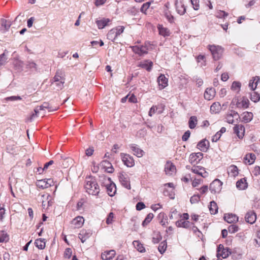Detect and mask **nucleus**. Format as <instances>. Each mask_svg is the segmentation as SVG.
I'll return each instance as SVG.
<instances>
[{"label": "nucleus", "instance_id": "4d7b16f0", "mask_svg": "<svg viewBox=\"0 0 260 260\" xmlns=\"http://www.w3.org/2000/svg\"><path fill=\"white\" fill-rule=\"evenodd\" d=\"M241 87V83L239 82L234 81L231 86V89L233 90H239Z\"/></svg>", "mask_w": 260, "mask_h": 260}, {"label": "nucleus", "instance_id": "e2e57ef3", "mask_svg": "<svg viewBox=\"0 0 260 260\" xmlns=\"http://www.w3.org/2000/svg\"><path fill=\"white\" fill-rule=\"evenodd\" d=\"M113 218H114V214L112 212H110L109 214L108 217L107 218L106 223L108 224H111L112 223Z\"/></svg>", "mask_w": 260, "mask_h": 260}, {"label": "nucleus", "instance_id": "ea45409f", "mask_svg": "<svg viewBox=\"0 0 260 260\" xmlns=\"http://www.w3.org/2000/svg\"><path fill=\"white\" fill-rule=\"evenodd\" d=\"M190 223L188 221H184L183 219H180L176 222V225L178 227L188 228L189 226Z\"/></svg>", "mask_w": 260, "mask_h": 260}, {"label": "nucleus", "instance_id": "7c9ffc66", "mask_svg": "<svg viewBox=\"0 0 260 260\" xmlns=\"http://www.w3.org/2000/svg\"><path fill=\"white\" fill-rule=\"evenodd\" d=\"M110 21L109 18H103L101 20H96V23L99 29H102L108 25V23Z\"/></svg>", "mask_w": 260, "mask_h": 260}, {"label": "nucleus", "instance_id": "412c9836", "mask_svg": "<svg viewBox=\"0 0 260 260\" xmlns=\"http://www.w3.org/2000/svg\"><path fill=\"white\" fill-rule=\"evenodd\" d=\"M130 148L134 152V154L138 157H141L143 155L144 151L138 147L136 144H133L129 146Z\"/></svg>", "mask_w": 260, "mask_h": 260}, {"label": "nucleus", "instance_id": "338daca9", "mask_svg": "<svg viewBox=\"0 0 260 260\" xmlns=\"http://www.w3.org/2000/svg\"><path fill=\"white\" fill-rule=\"evenodd\" d=\"M157 107L156 106H153L150 109L148 115L149 116L151 117L156 111L157 110Z\"/></svg>", "mask_w": 260, "mask_h": 260}, {"label": "nucleus", "instance_id": "393cba45", "mask_svg": "<svg viewBox=\"0 0 260 260\" xmlns=\"http://www.w3.org/2000/svg\"><path fill=\"white\" fill-rule=\"evenodd\" d=\"M153 66V62L149 60H146L140 62L138 65L139 67L146 69L148 71H150Z\"/></svg>", "mask_w": 260, "mask_h": 260}, {"label": "nucleus", "instance_id": "5701e85b", "mask_svg": "<svg viewBox=\"0 0 260 260\" xmlns=\"http://www.w3.org/2000/svg\"><path fill=\"white\" fill-rule=\"evenodd\" d=\"M11 25V22L9 20L2 19L1 26L0 27V31L4 33L8 31Z\"/></svg>", "mask_w": 260, "mask_h": 260}, {"label": "nucleus", "instance_id": "dca6fc26", "mask_svg": "<svg viewBox=\"0 0 260 260\" xmlns=\"http://www.w3.org/2000/svg\"><path fill=\"white\" fill-rule=\"evenodd\" d=\"M234 131L239 139L243 138L245 133V127L243 125H236L234 127Z\"/></svg>", "mask_w": 260, "mask_h": 260}, {"label": "nucleus", "instance_id": "6e6d98bb", "mask_svg": "<svg viewBox=\"0 0 260 260\" xmlns=\"http://www.w3.org/2000/svg\"><path fill=\"white\" fill-rule=\"evenodd\" d=\"M239 230V228L235 224H232L228 228L229 232L231 233H235L237 232Z\"/></svg>", "mask_w": 260, "mask_h": 260}, {"label": "nucleus", "instance_id": "7ed1b4c3", "mask_svg": "<svg viewBox=\"0 0 260 260\" xmlns=\"http://www.w3.org/2000/svg\"><path fill=\"white\" fill-rule=\"evenodd\" d=\"M208 48L215 60H217L221 58L223 53V49L221 46L209 45Z\"/></svg>", "mask_w": 260, "mask_h": 260}, {"label": "nucleus", "instance_id": "052dcab7", "mask_svg": "<svg viewBox=\"0 0 260 260\" xmlns=\"http://www.w3.org/2000/svg\"><path fill=\"white\" fill-rule=\"evenodd\" d=\"M124 28V27L123 26H119L115 28H113V29H115L116 34L117 36H118L123 32Z\"/></svg>", "mask_w": 260, "mask_h": 260}, {"label": "nucleus", "instance_id": "8fccbe9b", "mask_svg": "<svg viewBox=\"0 0 260 260\" xmlns=\"http://www.w3.org/2000/svg\"><path fill=\"white\" fill-rule=\"evenodd\" d=\"M161 239V236L159 233H155L152 238V242L154 244L158 243Z\"/></svg>", "mask_w": 260, "mask_h": 260}, {"label": "nucleus", "instance_id": "2f4dec72", "mask_svg": "<svg viewBox=\"0 0 260 260\" xmlns=\"http://www.w3.org/2000/svg\"><path fill=\"white\" fill-rule=\"evenodd\" d=\"M228 172L229 175L232 177L237 176L238 174V169L237 166L235 165H231L228 169Z\"/></svg>", "mask_w": 260, "mask_h": 260}, {"label": "nucleus", "instance_id": "ddd939ff", "mask_svg": "<svg viewBox=\"0 0 260 260\" xmlns=\"http://www.w3.org/2000/svg\"><path fill=\"white\" fill-rule=\"evenodd\" d=\"M84 222V218L82 216H78L72 220L71 224L74 228H80L83 225Z\"/></svg>", "mask_w": 260, "mask_h": 260}, {"label": "nucleus", "instance_id": "b1692460", "mask_svg": "<svg viewBox=\"0 0 260 260\" xmlns=\"http://www.w3.org/2000/svg\"><path fill=\"white\" fill-rule=\"evenodd\" d=\"M209 147V143L206 139L203 140L199 142L197 145V147L201 151L206 152Z\"/></svg>", "mask_w": 260, "mask_h": 260}, {"label": "nucleus", "instance_id": "20e7f679", "mask_svg": "<svg viewBox=\"0 0 260 260\" xmlns=\"http://www.w3.org/2000/svg\"><path fill=\"white\" fill-rule=\"evenodd\" d=\"M132 48L134 53L140 56H143L147 54L149 46L147 44H145V45L133 46Z\"/></svg>", "mask_w": 260, "mask_h": 260}, {"label": "nucleus", "instance_id": "bf43d9fd", "mask_svg": "<svg viewBox=\"0 0 260 260\" xmlns=\"http://www.w3.org/2000/svg\"><path fill=\"white\" fill-rule=\"evenodd\" d=\"M72 254V251L71 248H67L65 250L64 253V257L67 259L70 258L71 255Z\"/></svg>", "mask_w": 260, "mask_h": 260}, {"label": "nucleus", "instance_id": "a19ab883", "mask_svg": "<svg viewBox=\"0 0 260 260\" xmlns=\"http://www.w3.org/2000/svg\"><path fill=\"white\" fill-rule=\"evenodd\" d=\"M103 166L105 168L106 171L108 173H113L114 169L112 165L108 161H104L103 162Z\"/></svg>", "mask_w": 260, "mask_h": 260}, {"label": "nucleus", "instance_id": "39448f33", "mask_svg": "<svg viewBox=\"0 0 260 260\" xmlns=\"http://www.w3.org/2000/svg\"><path fill=\"white\" fill-rule=\"evenodd\" d=\"M222 183L219 179H215L210 185V190L211 192L216 193L219 192L222 188Z\"/></svg>", "mask_w": 260, "mask_h": 260}, {"label": "nucleus", "instance_id": "f704fd0d", "mask_svg": "<svg viewBox=\"0 0 260 260\" xmlns=\"http://www.w3.org/2000/svg\"><path fill=\"white\" fill-rule=\"evenodd\" d=\"M255 155L253 153H248L244 157V159L247 161L246 163H248L249 165H251L254 163L255 160Z\"/></svg>", "mask_w": 260, "mask_h": 260}, {"label": "nucleus", "instance_id": "aec40b11", "mask_svg": "<svg viewBox=\"0 0 260 260\" xmlns=\"http://www.w3.org/2000/svg\"><path fill=\"white\" fill-rule=\"evenodd\" d=\"M168 79L163 74H161L157 78V82L160 89H164L168 85Z\"/></svg>", "mask_w": 260, "mask_h": 260}, {"label": "nucleus", "instance_id": "37998d69", "mask_svg": "<svg viewBox=\"0 0 260 260\" xmlns=\"http://www.w3.org/2000/svg\"><path fill=\"white\" fill-rule=\"evenodd\" d=\"M197 118L196 116H191L189 118L188 124L191 129L194 128L197 124Z\"/></svg>", "mask_w": 260, "mask_h": 260}, {"label": "nucleus", "instance_id": "58836bf2", "mask_svg": "<svg viewBox=\"0 0 260 260\" xmlns=\"http://www.w3.org/2000/svg\"><path fill=\"white\" fill-rule=\"evenodd\" d=\"M107 37L108 40L114 41V40H115V39L117 37L115 29H111L107 34Z\"/></svg>", "mask_w": 260, "mask_h": 260}, {"label": "nucleus", "instance_id": "3c124183", "mask_svg": "<svg viewBox=\"0 0 260 260\" xmlns=\"http://www.w3.org/2000/svg\"><path fill=\"white\" fill-rule=\"evenodd\" d=\"M27 68L29 69H34L35 70H37V64L34 62L33 61H28L26 64Z\"/></svg>", "mask_w": 260, "mask_h": 260}, {"label": "nucleus", "instance_id": "a18cd8bd", "mask_svg": "<svg viewBox=\"0 0 260 260\" xmlns=\"http://www.w3.org/2000/svg\"><path fill=\"white\" fill-rule=\"evenodd\" d=\"M8 57L6 51L0 55V66H4L7 62Z\"/></svg>", "mask_w": 260, "mask_h": 260}, {"label": "nucleus", "instance_id": "e433bc0d", "mask_svg": "<svg viewBox=\"0 0 260 260\" xmlns=\"http://www.w3.org/2000/svg\"><path fill=\"white\" fill-rule=\"evenodd\" d=\"M44 239H38L35 241V244L37 247L40 249H43L45 247V241Z\"/></svg>", "mask_w": 260, "mask_h": 260}, {"label": "nucleus", "instance_id": "69168bd1", "mask_svg": "<svg viewBox=\"0 0 260 260\" xmlns=\"http://www.w3.org/2000/svg\"><path fill=\"white\" fill-rule=\"evenodd\" d=\"M146 207L145 205L143 202H138L136 204V209L138 211H140L143 209H144Z\"/></svg>", "mask_w": 260, "mask_h": 260}, {"label": "nucleus", "instance_id": "c85d7f7f", "mask_svg": "<svg viewBox=\"0 0 260 260\" xmlns=\"http://www.w3.org/2000/svg\"><path fill=\"white\" fill-rule=\"evenodd\" d=\"M237 106L240 108H247L249 106V100L246 98L243 97L241 101L237 102Z\"/></svg>", "mask_w": 260, "mask_h": 260}, {"label": "nucleus", "instance_id": "f257e3e1", "mask_svg": "<svg viewBox=\"0 0 260 260\" xmlns=\"http://www.w3.org/2000/svg\"><path fill=\"white\" fill-rule=\"evenodd\" d=\"M84 187L86 191L89 194L98 195L100 191V187L94 177L89 176L85 180Z\"/></svg>", "mask_w": 260, "mask_h": 260}, {"label": "nucleus", "instance_id": "603ef678", "mask_svg": "<svg viewBox=\"0 0 260 260\" xmlns=\"http://www.w3.org/2000/svg\"><path fill=\"white\" fill-rule=\"evenodd\" d=\"M250 99H251V100L252 101H253L254 102H257L260 99L259 95L257 93H256L255 92H253L251 94V98H250Z\"/></svg>", "mask_w": 260, "mask_h": 260}, {"label": "nucleus", "instance_id": "de8ad7c7", "mask_svg": "<svg viewBox=\"0 0 260 260\" xmlns=\"http://www.w3.org/2000/svg\"><path fill=\"white\" fill-rule=\"evenodd\" d=\"M153 217H154V215L152 213H149L147 215L145 220L143 221L142 225L144 226L148 224L153 219Z\"/></svg>", "mask_w": 260, "mask_h": 260}, {"label": "nucleus", "instance_id": "79ce46f5", "mask_svg": "<svg viewBox=\"0 0 260 260\" xmlns=\"http://www.w3.org/2000/svg\"><path fill=\"white\" fill-rule=\"evenodd\" d=\"M209 210L211 214H215L218 211V207L216 203L214 201L210 202Z\"/></svg>", "mask_w": 260, "mask_h": 260}, {"label": "nucleus", "instance_id": "5fc2aeb1", "mask_svg": "<svg viewBox=\"0 0 260 260\" xmlns=\"http://www.w3.org/2000/svg\"><path fill=\"white\" fill-rule=\"evenodd\" d=\"M200 196L199 194H195L190 198V201L191 204H195L199 202Z\"/></svg>", "mask_w": 260, "mask_h": 260}, {"label": "nucleus", "instance_id": "9b49d317", "mask_svg": "<svg viewBox=\"0 0 260 260\" xmlns=\"http://www.w3.org/2000/svg\"><path fill=\"white\" fill-rule=\"evenodd\" d=\"M48 110L49 112L54 111L57 110V107H53L48 103H44L42 105L37 106L35 109V112H40L42 110Z\"/></svg>", "mask_w": 260, "mask_h": 260}, {"label": "nucleus", "instance_id": "49530a36", "mask_svg": "<svg viewBox=\"0 0 260 260\" xmlns=\"http://www.w3.org/2000/svg\"><path fill=\"white\" fill-rule=\"evenodd\" d=\"M197 60L200 63L201 66H205L206 65L205 56L203 55H199L197 57Z\"/></svg>", "mask_w": 260, "mask_h": 260}, {"label": "nucleus", "instance_id": "f8f14e48", "mask_svg": "<svg viewBox=\"0 0 260 260\" xmlns=\"http://www.w3.org/2000/svg\"><path fill=\"white\" fill-rule=\"evenodd\" d=\"M119 178L120 182L124 187L127 189L131 188L129 179L126 174L123 173H120Z\"/></svg>", "mask_w": 260, "mask_h": 260}, {"label": "nucleus", "instance_id": "a878e982", "mask_svg": "<svg viewBox=\"0 0 260 260\" xmlns=\"http://www.w3.org/2000/svg\"><path fill=\"white\" fill-rule=\"evenodd\" d=\"M248 183L246 179L242 178L238 180L236 183V187L239 190H244L247 188Z\"/></svg>", "mask_w": 260, "mask_h": 260}, {"label": "nucleus", "instance_id": "cd10ccee", "mask_svg": "<svg viewBox=\"0 0 260 260\" xmlns=\"http://www.w3.org/2000/svg\"><path fill=\"white\" fill-rule=\"evenodd\" d=\"M260 80V78L258 76H255L252 78V79L250 80L249 83V87L252 90H254L256 89L257 85L258 82Z\"/></svg>", "mask_w": 260, "mask_h": 260}, {"label": "nucleus", "instance_id": "0eeeda50", "mask_svg": "<svg viewBox=\"0 0 260 260\" xmlns=\"http://www.w3.org/2000/svg\"><path fill=\"white\" fill-rule=\"evenodd\" d=\"M203 158L201 152L192 153L189 157V162L193 166L197 165Z\"/></svg>", "mask_w": 260, "mask_h": 260}, {"label": "nucleus", "instance_id": "c9c22d12", "mask_svg": "<svg viewBox=\"0 0 260 260\" xmlns=\"http://www.w3.org/2000/svg\"><path fill=\"white\" fill-rule=\"evenodd\" d=\"M158 29L159 30V33L160 35L164 37L169 36L170 35V30L166 27L162 26V25H159L158 26Z\"/></svg>", "mask_w": 260, "mask_h": 260}, {"label": "nucleus", "instance_id": "4468645a", "mask_svg": "<svg viewBox=\"0 0 260 260\" xmlns=\"http://www.w3.org/2000/svg\"><path fill=\"white\" fill-rule=\"evenodd\" d=\"M245 218L247 222L253 224L256 221V215L253 211H249L246 213Z\"/></svg>", "mask_w": 260, "mask_h": 260}, {"label": "nucleus", "instance_id": "9d476101", "mask_svg": "<svg viewBox=\"0 0 260 260\" xmlns=\"http://www.w3.org/2000/svg\"><path fill=\"white\" fill-rule=\"evenodd\" d=\"M239 118V114L237 112L233 110L228 112L225 117L226 121L230 124H233L235 122V120H238Z\"/></svg>", "mask_w": 260, "mask_h": 260}, {"label": "nucleus", "instance_id": "6e6552de", "mask_svg": "<svg viewBox=\"0 0 260 260\" xmlns=\"http://www.w3.org/2000/svg\"><path fill=\"white\" fill-rule=\"evenodd\" d=\"M53 184V181L51 179L39 180L36 182V185L37 187L41 189L48 188L52 185Z\"/></svg>", "mask_w": 260, "mask_h": 260}, {"label": "nucleus", "instance_id": "4c0bfd02", "mask_svg": "<svg viewBox=\"0 0 260 260\" xmlns=\"http://www.w3.org/2000/svg\"><path fill=\"white\" fill-rule=\"evenodd\" d=\"M133 245L140 252H145V249L144 247L142 244H141L139 241H134L133 242Z\"/></svg>", "mask_w": 260, "mask_h": 260}, {"label": "nucleus", "instance_id": "6ab92c4d", "mask_svg": "<svg viewBox=\"0 0 260 260\" xmlns=\"http://www.w3.org/2000/svg\"><path fill=\"white\" fill-rule=\"evenodd\" d=\"M215 90L213 88H208L204 93V98L206 100L210 101L214 98L215 95Z\"/></svg>", "mask_w": 260, "mask_h": 260}, {"label": "nucleus", "instance_id": "1a4fd4ad", "mask_svg": "<svg viewBox=\"0 0 260 260\" xmlns=\"http://www.w3.org/2000/svg\"><path fill=\"white\" fill-rule=\"evenodd\" d=\"M120 156L124 164L127 167H132L134 166L135 161L132 156L125 153H121Z\"/></svg>", "mask_w": 260, "mask_h": 260}, {"label": "nucleus", "instance_id": "a211bd4d", "mask_svg": "<svg viewBox=\"0 0 260 260\" xmlns=\"http://www.w3.org/2000/svg\"><path fill=\"white\" fill-rule=\"evenodd\" d=\"M176 8L178 14L182 15H183L186 12V8L181 0H176Z\"/></svg>", "mask_w": 260, "mask_h": 260}, {"label": "nucleus", "instance_id": "c03bdc74", "mask_svg": "<svg viewBox=\"0 0 260 260\" xmlns=\"http://www.w3.org/2000/svg\"><path fill=\"white\" fill-rule=\"evenodd\" d=\"M167 247V242L166 241H164L159 244L158 247V250L161 254H163L166 251Z\"/></svg>", "mask_w": 260, "mask_h": 260}, {"label": "nucleus", "instance_id": "72a5a7b5", "mask_svg": "<svg viewBox=\"0 0 260 260\" xmlns=\"http://www.w3.org/2000/svg\"><path fill=\"white\" fill-rule=\"evenodd\" d=\"M242 116L243 121L246 123L250 122L253 118V114L248 112H244Z\"/></svg>", "mask_w": 260, "mask_h": 260}, {"label": "nucleus", "instance_id": "f03ea898", "mask_svg": "<svg viewBox=\"0 0 260 260\" xmlns=\"http://www.w3.org/2000/svg\"><path fill=\"white\" fill-rule=\"evenodd\" d=\"M53 80V84L57 86V90L61 89L65 82L64 73L61 71H57Z\"/></svg>", "mask_w": 260, "mask_h": 260}, {"label": "nucleus", "instance_id": "423d86ee", "mask_svg": "<svg viewBox=\"0 0 260 260\" xmlns=\"http://www.w3.org/2000/svg\"><path fill=\"white\" fill-rule=\"evenodd\" d=\"M191 171L193 173L200 175L203 178H206L208 175V173L206 171L205 169L201 166H192Z\"/></svg>", "mask_w": 260, "mask_h": 260}, {"label": "nucleus", "instance_id": "09e8293b", "mask_svg": "<svg viewBox=\"0 0 260 260\" xmlns=\"http://www.w3.org/2000/svg\"><path fill=\"white\" fill-rule=\"evenodd\" d=\"M9 240V237L7 233L4 231L0 232V242H7Z\"/></svg>", "mask_w": 260, "mask_h": 260}, {"label": "nucleus", "instance_id": "680f3d73", "mask_svg": "<svg viewBox=\"0 0 260 260\" xmlns=\"http://www.w3.org/2000/svg\"><path fill=\"white\" fill-rule=\"evenodd\" d=\"M24 66L23 62L21 60H17L15 63V67L19 70H22Z\"/></svg>", "mask_w": 260, "mask_h": 260}, {"label": "nucleus", "instance_id": "864d4df0", "mask_svg": "<svg viewBox=\"0 0 260 260\" xmlns=\"http://www.w3.org/2000/svg\"><path fill=\"white\" fill-rule=\"evenodd\" d=\"M230 253L231 252L229 251V250L228 249L224 248V249L220 251L219 255L222 256L223 258H224L227 257Z\"/></svg>", "mask_w": 260, "mask_h": 260}, {"label": "nucleus", "instance_id": "774afa93", "mask_svg": "<svg viewBox=\"0 0 260 260\" xmlns=\"http://www.w3.org/2000/svg\"><path fill=\"white\" fill-rule=\"evenodd\" d=\"M151 4V2H147L145 4H144L141 8V11L142 12H144L146 11L150 7Z\"/></svg>", "mask_w": 260, "mask_h": 260}, {"label": "nucleus", "instance_id": "2eb2a0df", "mask_svg": "<svg viewBox=\"0 0 260 260\" xmlns=\"http://www.w3.org/2000/svg\"><path fill=\"white\" fill-rule=\"evenodd\" d=\"M92 235V233L90 230H82L79 234V238L82 243L85 242Z\"/></svg>", "mask_w": 260, "mask_h": 260}, {"label": "nucleus", "instance_id": "473e14b6", "mask_svg": "<svg viewBox=\"0 0 260 260\" xmlns=\"http://www.w3.org/2000/svg\"><path fill=\"white\" fill-rule=\"evenodd\" d=\"M221 109V106L219 102H215L212 104L210 107L211 112L213 113H218Z\"/></svg>", "mask_w": 260, "mask_h": 260}, {"label": "nucleus", "instance_id": "bb28decb", "mask_svg": "<svg viewBox=\"0 0 260 260\" xmlns=\"http://www.w3.org/2000/svg\"><path fill=\"white\" fill-rule=\"evenodd\" d=\"M224 219L228 223H233L238 220V217L235 214H225Z\"/></svg>", "mask_w": 260, "mask_h": 260}, {"label": "nucleus", "instance_id": "0e129e2a", "mask_svg": "<svg viewBox=\"0 0 260 260\" xmlns=\"http://www.w3.org/2000/svg\"><path fill=\"white\" fill-rule=\"evenodd\" d=\"M191 2L193 9L195 10H198L199 9V0H191Z\"/></svg>", "mask_w": 260, "mask_h": 260}, {"label": "nucleus", "instance_id": "c756f323", "mask_svg": "<svg viewBox=\"0 0 260 260\" xmlns=\"http://www.w3.org/2000/svg\"><path fill=\"white\" fill-rule=\"evenodd\" d=\"M107 191L109 196L113 197L116 191V185L114 183H110L107 186Z\"/></svg>", "mask_w": 260, "mask_h": 260}, {"label": "nucleus", "instance_id": "f3484780", "mask_svg": "<svg viewBox=\"0 0 260 260\" xmlns=\"http://www.w3.org/2000/svg\"><path fill=\"white\" fill-rule=\"evenodd\" d=\"M116 255V252L114 250L105 251L102 253L101 258L103 260H111Z\"/></svg>", "mask_w": 260, "mask_h": 260}, {"label": "nucleus", "instance_id": "13d9d810", "mask_svg": "<svg viewBox=\"0 0 260 260\" xmlns=\"http://www.w3.org/2000/svg\"><path fill=\"white\" fill-rule=\"evenodd\" d=\"M228 16V13L223 11H219L217 12L216 14V16L218 18H225Z\"/></svg>", "mask_w": 260, "mask_h": 260}, {"label": "nucleus", "instance_id": "4be33fe9", "mask_svg": "<svg viewBox=\"0 0 260 260\" xmlns=\"http://www.w3.org/2000/svg\"><path fill=\"white\" fill-rule=\"evenodd\" d=\"M165 170L167 174L172 175L176 171V167L172 162L168 161L165 165Z\"/></svg>", "mask_w": 260, "mask_h": 260}]
</instances>
